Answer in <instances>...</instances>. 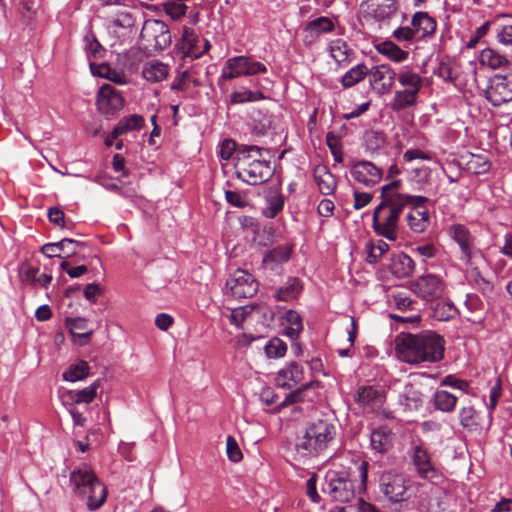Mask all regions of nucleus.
<instances>
[{
    "mask_svg": "<svg viewBox=\"0 0 512 512\" xmlns=\"http://www.w3.org/2000/svg\"><path fill=\"white\" fill-rule=\"evenodd\" d=\"M112 27H121L124 29H130L134 26V19L128 12H122L117 15L115 19L111 21Z\"/></svg>",
    "mask_w": 512,
    "mask_h": 512,
    "instance_id": "obj_59",
    "label": "nucleus"
},
{
    "mask_svg": "<svg viewBox=\"0 0 512 512\" xmlns=\"http://www.w3.org/2000/svg\"><path fill=\"white\" fill-rule=\"evenodd\" d=\"M393 37L399 42L411 41L416 38L413 29L408 26L399 27L394 30Z\"/></svg>",
    "mask_w": 512,
    "mask_h": 512,
    "instance_id": "obj_64",
    "label": "nucleus"
},
{
    "mask_svg": "<svg viewBox=\"0 0 512 512\" xmlns=\"http://www.w3.org/2000/svg\"><path fill=\"white\" fill-rule=\"evenodd\" d=\"M239 146H237L236 142L232 139H225L221 143L220 147V157L224 160H229L233 154L236 155V151H238Z\"/></svg>",
    "mask_w": 512,
    "mask_h": 512,
    "instance_id": "obj_60",
    "label": "nucleus"
},
{
    "mask_svg": "<svg viewBox=\"0 0 512 512\" xmlns=\"http://www.w3.org/2000/svg\"><path fill=\"white\" fill-rule=\"evenodd\" d=\"M433 402L436 409L449 413L454 410L457 397L445 390H438L433 396Z\"/></svg>",
    "mask_w": 512,
    "mask_h": 512,
    "instance_id": "obj_38",
    "label": "nucleus"
},
{
    "mask_svg": "<svg viewBox=\"0 0 512 512\" xmlns=\"http://www.w3.org/2000/svg\"><path fill=\"white\" fill-rule=\"evenodd\" d=\"M329 52L331 57L339 66L346 67L350 63L352 50L342 39H336L330 42Z\"/></svg>",
    "mask_w": 512,
    "mask_h": 512,
    "instance_id": "obj_32",
    "label": "nucleus"
},
{
    "mask_svg": "<svg viewBox=\"0 0 512 512\" xmlns=\"http://www.w3.org/2000/svg\"><path fill=\"white\" fill-rule=\"evenodd\" d=\"M125 104L121 92L110 84H103L97 93L96 106L100 113L113 115L120 111Z\"/></svg>",
    "mask_w": 512,
    "mask_h": 512,
    "instance_id": "obj_11",
    "label": "nucleus"
},
{
    "mask_svg": "<svg viewBox=\"0 0 512 512\" xmlns=\"http://www.w3.org/2000/svg\"><path fill=\"white\" fill-rule=\"evenodd\" d=\"M144 125V118L140 115L134 114L129 117L121 119L111 132L112 138H118L120 135L132 131L139 130Z\"/></svg>",
    "mask_w": 512,
    "mask_h": 512,
    "instance_id": "obj_33",
    "label": "nucleus"
},
{
    "mask_svg": "<svg viewBox=\"0 0 512 512\" xmlns=\"http://www.w3.org/2000/svg\"><path fill=\"white\" fill-rule=\"evenodd\" d=\"M182 48L186 56L197 59L210 49V43L207 39L200 38L193 29L185 27Z\"/></svg>",
    "mask_w": 512,
    "mask_h": 512,
    "instance_id": "obj_14",
    "label": "nucleus"
},
{
    "mask_svg": "<svg viewBox=\"0 0 512 512\" xmlns=\"http://www.w3.org/2000/svg\"><path fill=\"white\" fill-rule=\"evenodd\" d=\"M263 150L257 145H239L234 157L237 178L249 185H260L273 176L274 168L263 158Z\"/></svg>",
    "mask_w": 512,
    "mask_h": 512,
    "instance_id": "obj_2",
    "label": "nucleus"
},
{
    "mask_svg": "<svg viewBox=\"0 0 512 512\" xmlns=\"http://www.w3.org/2000/svg\"><path fill=\"white\" fill-rule=\"evenodd\" d=\"M255 313L261 314L265 318L267 317V313H269V319H273L272 311L260 305H254L233 309L230 315V322L240 328L246 318L253 317Z\"/></svg>",
    "mask_w": 512,
    "mask_h": 512,
    "instance_id": "obj_29",
    "label": "nucleus"
},
{
    "mask_svg": "<svg viewBox=\"0 0 512 512\" xmlns=\"http://www.w3.org/2000/svg\"><path fill=\"white\" fill-rule=\"evenodd\" d=\"M266 71L267 68L264 64L253 61L246 56H237L227 60L226 67L222 72V78L230 80L241 75H255L257 73H265Z\"/></svg>",
    "mask_w": 512,
    "mask_h": 512,
    "instance_id": "obj_10",
    "label": "nucleus"
},
{
    "mask_svg": "<svg viewBox=\"0 0 512 512\" xmlns=\"http://www.w3.org/2000/svg\"><path fill=\"white\" fill-rule=\"evenodd\" d=\"M388 268L395 277L404 278L412 273L414 262L407 254L398 253L390 257Z\"/></svg>",
    "mask_w": 512,
    "mask_h": 512,
    "instance_id": "obj_27",
    "label": "nucleus"
},
{
    "mask_svg": "<svg viewBox=\"0 0 512 512\" xmlns=\"http://www.w3.org/2000/svg\"><path fill=\"white\" fill-rule=\"evenodd\" d=\"M424 202H413L411 211L408 213L407 220L410 228L417 233L427 229L430 223L428 210L422 205Z\"/></svg>",
    "mask_w": 512,
    "mask_h": 512,
    "instance_id": "obj_23",
    "label": "nucleus"
},
{
    "mask_svg": "<svg viewBox=\"0 0 512 512\" xmlns=\"http://www.w3.org/2000/svg\"><path fill=\"white\" fill-rule=\"evenodd\" d=\"M302 282L298 278H289L286 285L280 287L275 294L278 301H290L300 294L302 291Z\"/></svg>",
    "mask_w": 512,
    "mask_h": 512,
    "instance_id": "obj_35",
    "label": "nucleus"
},
{
    "mask_svg": "<svg viewBox=\"0 0 512 512\" xmlns=\"http://www.w3.org/2000/svg\"><path fill=\"white\" fill-rule=\"evenodd\" d=\"M452 231L453 238L460 246L464 260L469 263L472 256L478 252L475 248L474 237L464 225H454Z\"/></svg>",
    "mask_w": 512,
    "mask_h": 512,
    "instance_id": "obj_21",
    "label": "nucleus"
},
{
    "mask_svg": "<svg viewBox=\"0 0 512 512\" xmlns=\"http://www.w3.org/2000/svg\"><path fill=\"white\" fill-rule=\"evenodd\" d=\"M479 61L483 66L496 70L506 67L510 64L506 55L501 54L498 50L493 48H485L481 51Z\"/></svg>",
    "mask_w": 512,
    "mask_h": 512,
    "instance_id": "obj_30",
    "label": "nucleus"
},
{
    "mask_svg": "<svg viewBox=\"0 0 512 512\" xmlns=\"http://www.w3.org/2000/svg\"><path fill=\"white\" fill-rule=\"evenodd\" d=\"M409 53L404 51L394 42L386 40V58L394 62H402L408 58Z\"/></svg>",
    "mask_w": 512,
    "mask_h": 512,
    "instance_id": "obj_48",
    "label": "nucleus"
},
{
    "mask_svg": "<svg viewBox=\"0 0 512 512\" xmlns=\"http://www.w3.org/2000/svg\"><path fill=\"white\" fill-rule=\"evenodd\" d=\"M382 67L383 65L375 66L371 70L368 69L367 74L369 77V82L372 90L377 92L378 94L384 93V83L382 82V79L384 78V73L380 70Z\"/></svg>",
    "mask_w": 512,
    "mask_h": 512,
    "instance_id": "obj_47",
    "label": "nucleus"
},
{
    "mask_svg": "<svg viewBox=\"0 0 512 512\" xmlns=\"http://www.w3.org/2000/svg\"><path fill=\"white\" fill-rule=\"evenodd\" d=\"M397 357L410 364L437 362L444 357V340L435 332L419 335L401 332L395 338Z\"/></svg>",
    "mask_w": 512,
    "mask_h": 512,
    "instance_id": "obj_1",
    "label": "nucleus"
},
{
    "mask_svg": "<svg viewBox=\"0 0 512 512\" xmlns=\"http://www.w3.org/2000/svg\"><path fill=\"white\" fill-rule=\"evenodd\" d=\"M398 79L402 86H409L412 89H415V88L419 89V87H420L421 79L417 74H415L413 72L407 71V72L401 73Z\"/></svg>",
    "mask_w": 512,
    "mask_h": 512,
    "instance_id": "obj_61",
    "label": "nucleus"
},
{
    "mask_svg": "<svg viewBox=\"0 0 512 512\" xmlns=\"http://www.w3.org/2000/svg\"><path fill=\"white\" fill-rule=\"evenodd\" d=\"M370 445H371V448L378 453H382L384 451V429H383V427L380 426L371 432Z\"/></svg>",
    "mask_w": 512,
    "mask_h": 512,
    "instance_id": "obj_56",
    "label": "nucleus"
},
{
    "mask_svg": "<svg viewBox=\"0 0 512 512\" xmlns=\"http://www.w3.org/2000/svg\"><path fill=\"white\" fill-rule=\"evenodd\" d=\"M265 96L261 91L245 90L242 92H234L231 94L232 103H244L251 102L260 99H264Z\"/></svg>",
    "mask_w": 512,
    "mask_h": 512,
    "instance_id": "obj_49",
    "label": "nucleus"
},
{
    "mask_svg": "<svg viewBox=\"0 0 512 512\" xmlns=\"http://www.w3.org/2000/svg\"><path fill=\"white\" fill-rule=\"evenodd\" d=\"M267 206L263 210V214L267 218H275L284 207L285 197L284 195L279 191L278 188H276L274 191H270L269 194L266 196Z\"/></svg>",
    "mask_w": 512,
    "mask_h": 512,
    "instance_id": "obj_34",
    "label": "nucleus"
},
{
    "mask_svg": "<svg viewBox=\"0 0 512 512\" xmlns=\"http://www.w3.org/2000/svg\"><path fill=\"white\" fill-rule=\"evenodd\" d=\"M65 327L73 338V342L79 346L87 345L94 333L93 329H88V320L83 317L65 318Z\"/></svg>",
    "mask_w": 512,
    "mask_h": 512,
    "instance_id": "obj_15",
    "label": "nucleus"
},
{
    "mask_svg": "<svg viewBox=\"0 0 512 512\" xmlns=\"http://www.w3.org/2000/svg\"><path fill=\"white\" fill-rule=\"evenodd\" d=\"M258 281L246 270L238 269L229 276L226 288L235 299L251 298L258 291Z\"/></svg>",
    "mask_w": 512,
    "mask_h": 512,
    "instance_id": "obj_7",
    "label": "nucleus"
},
{
    "mask_svg": "<svg viewBox=\"0 0 512 512\" xmlns=\"http://www.w3.org/2000/svg\"><path fill=\"white\" fill-rule=\"evenodd\" d=\"M497 41L504 45L512 47V25H502L496 30Z\"/></svg>",
    "mask_w": 512,
    "mask_h": 512,
    "instance_id": "obj_57",
    "label": "nucleus"
},
{
    "mask_svg": "<svg viewBox=\"0 0 512 512\" xmlns=\"http://www.w3.org/2000/svg\"><path fill=\"white\" fill-rule=\"evenodd\" d=\"M107 494L106 486L98 478L93 485L82 490L77 496L86 501L87 508L90 511H95L105 503Z\"/></svg>",
    "mask_w": 512,
    "mask_h": 512,
    "instance_id": "obj_16",
    "label": "nucleus"
},
{
    "mask_svg": "<svg viewBox=\"0 0 512 512\" xmlns=\"http://www.w3.org/2000/svg\"><path fill=\"white\" fill-rule=\"evenodd\" d=\"M380 203L376 206L373 212V229L376 234L384 236V224L380 222L379 214L384 210V186L380 187Z\"/></svg>",
    "mask_w": 512,
    "mask_h": 512,
    "instance_id": "obj_52",
    "label": "nucleus"
},
{
    "mask_svg": "<svg viewBox=\"0 0 512 512\" xmlns=\"http://www.w3.org/2000/svg\"><path fill=\"white\" fill-rule=\"evenodd\" d=\"M90 367L87 361L80 360L72 364L63 373V379L69 382H76L85 379L89 375Z\"/></svg>",
    "mask_w": 512,
    "mask_h": 512,
    "instance_id": "obj_39",
    "label": "nucleus"
},
{
    "mask_svg": "<svg viewBox=\"0 0 512 512\" xmlns=\"http://www.w3.org/2000/svg\"><path fill=\"white\" fill-rule=\"evenodd\" d=\"M303 380V369L296 362L289 363L277 374V384L280 387L290 389Z\"/></svg>",
    "mask_w": 512,
    "mask_h": 512,
    "instance_id": "obj_26",
    "label": "nucleus"
},
{
    "mask_svg": "<svg viewBox=\"0 0 512 512\" xmlns=\"http://www.w3.org/2000/svg\"><path fill=\"white\" fill-rule=\"evenodd\" d=\"M319 386H320L319 381H310V382L302 385L298 389L289 393L285 397L284 401L281 403V406L284 407V406H288V405H291L294 403L305 402V401L312 402L314 400V398L316 397V394H317L316 389L319 388Z\"/></svg>",
    "mask_w": 512,
    "mask_h": 512,
    "instance_id": "obj_25",
    "label": "nucleus"
},
{
    "mask_svg": "<svg viewBox=\"0 0 512 512\" xmlns=\"http://www.w3.org/2000/svg\"><path fill=\"white\" fill-rule=\"evenodd\" d=\"M285 319L288 323V326L285 328V334L292 340H296L303 330L302 318L301 316L294 310H289Z\"/></svg>",
    "mask_w": 512,
    "mask_h": 512,
    "instance_id": "obj_42",
    "label": "nucleus"
},
{
    "mask_svg": "<svg viewBox=\"0 0 512 512\" xmlns=\"http://www.w3.org/2000/svg\"><path fill=\"white\" fill-rule=\"evenodd\" d=\"M315 182L323 195H331L336 188V180L333 174L324 165H318L313 171Z\"/></svg>",
    "mask_w": 512,
    "mask_h": 512,
    "instance_id": "obj_28",
    "label": "nucleus"
},
{
    "mask_svg": "<svg viewBox=\"0 0 512 512\" xmlns=\"http://www.w3.org/2000/svg\"><path fill=\"white\" fill-rule=\"evenodd\" d=\"M287 350L286 344L279 338H274L265 346V352L270 358L282 357Z\"/></svg>",
    "mask_w": 512,
    "mask_h": 512,
    "instance_id": "obj_50",
    "label": "nucleus"
},
{
    "mask_svg": "<svg viewBox=\"0 0 512 512\" xmlns=\"http://www.w3.org/2000/svg\"><path fill=\"white\" fill-rule=\"evenodd\" d=\"M467 309L473 313H482L484 311V303L476 294H468L465 301Z\"/></svg>",
    "mask_w": 512,
    "mask_h": 512,
    "instance_id": "obj_62",
    "label": "nucleus"
},
{
    "mask_svg": "<svg viewBox=\"0 0 512 512\" xmlns=\"http://www.w3.org/2000/svg\"><path fill=\"white\" fill-rule=\"evenodd\" d=\"M457 315V308L451 302L440 301L432 306V317L438 321H448Z\"/></svg>",
    "mask_w": 512,
    "mask_h": 512,
    "instance_id": "obj_41",
    "label": "nucleus"
},
{
    "mask_svg": "<svg viewBox=\"0 0 512 512\" xmlns=\"http://www.w3.org/2000/svg\"><path fill=\"white\" fill-rule=\"evenodd\" d=\"M413 463L416 466L419 476L423 479L432 480L436 477V470L431 463L430 456L421 445H416L413 450Z\"/></svg>",
    "mask_w": 512,
    "mask_h": 512,
    "instance_id": "obj_22",
    "label": "nucleus"
},
{
    "mask_svg": "<svg viewBox=\"0 0 512 512\" xmlns=\"http://www.w3.org/2000/svg\"><path fill=\"white\" fill-rule=\"evenodd\" d=\"M459 420L461 426L468 431L480 429V417L473 406L462 407L459 411Z\"/></svg>",
    "mask_w": 512,
    "mask_h": 512,
    "instance_id": "obj_36",
    "label": "nucleus"
},
{
    "mask_svg": "<svg viewBox=\"0 0 512 512\" xmlns=\"http://www.w3.org/2000/svg\"><path fill=\"white\" fill-rule=\"evenodd\" d=\"M67 243H72L71 238H64L56 243L44 244L40 251L49 258L61 257V253L65 252Z\"/></svg>",
    "mask_w": 512,
    "mask_h": 512,
    "instance_id": "obj_46",
    "label": "nucleus"
},
{
    "mask_svg": "<svg viewBox=\"0 0 512 512\" xmlns=\"http://www.w3.org/2000/svg\"><path fill=\"white\" fill-rule=\"evenodd\" d=\"M99 388V382L96 381L92 383L91 385L85 387L84 389L78 390L76 392H70L71 393V399L74 403L80 404H90L94 401L97 390Z\"/></svg>",
    "mask_w": 512,
    "mask_h": 512,
    "instance_id": "obj_43",
    "label": "nucleus"
},
{
    "mask_svg": "<svg viewBox=\"0 0 512 512\" xmlns=\"http://www.w3.org/2000/svg\"><path fill=\"white\" fill-rule=\"evenodd\" d=\"M444 289L443 280L434 274L420 276L411 283V291L426 302L440 299L444 294Z\"/></svg>",
    "mask_w": 512,
    "mask_h": 512,
    "instance_id": "obj_8",
    "label": "nucleus"
},
{
    "mask_svg": "<svg viewBox=\"0 0 512 512\" xmlns=\"http://www.w3.org/2000/svg\"><path fill=\"white\" fill-rule=\"evenodd\" d=\"M493 24L492 21H486L483 25L478 27L474 33L471 35L469 41L466 44V47L469 49H472L476 47L477 43L487 35V33L490 30L491 25Z\"/></svg>",
    "mask_w": 512,
    "mask_h": 512,
    "instance_id": "obj_53",
    "label": "nucleus"
},
{
    "mask_svg": "<svg viewBox=\"0 0 512 512\" xmlns=\"http://www.w3.org/2000/svg\"><path fill=\"white\" fill-rule=\"evenodd\" d=\"M366 261L370 264H374L378 262L379 259L384 255V248L382 246V241L379 240L378 244H375L373 241H369L366 244Z\"/></svg>",
    "mask_w": 512,
    "mask_h": 512,
    "instance_id": "obj_51",
    "label": "nucleus"
},
{
    "mask_svg": "<svg viewBox=\"0 0 512 512\" xmlns=\"http://www.w3.org/2000/svg\"><path fill=\"white\" fill-rule=\"evenodd\" d=\"M104 293V288L97 283L87 284L83 290V294L86 300L91 303H95L97 297L101 296Z\"/></svg>",
    "mask_w": 512,
    "mask_h": 512,
    "instance_id": "obj_58",
    "label": "nucleus"
},
{
    "mask_svg": "<svg viewBox=\"0 0 512 512\" xmlns=\"http://www.w3.org/2000/svg\"><path fill=\"white\" fill-rule=\"evenodd\" d=\"M406 480L401 474H389L388 482H386V497L392 504L399 505V510L403 506V502L406 501Z\"/></svg>",
    "mask_w": 512,
    "mask_h": 512,
    "instance_id": "obj_19",
    "label": "nucleus"
},
{
    "mask_svg": "<svg viewBox=\"0 0 512 512\" xmlns=\"http://www.w3.org/2000/svg\"><path fill=\"white\" fill-rule=\"evenodd\" d=\"M351 175L355 181L365 186H373L381 180L383 171L370 161H360L353 165Z\"/></svg>",
    "mask_w": 512,
    "mask_h": 512,
    "instance_id": "obj_13",
    "label": "nucleus"
},
{
    "mask_svg": "<svg viewBox=\"0 0 512 512\" xmlns=\"http://www.w3.org/2000/svg\"><path fill=\"white\" fill-rule=\"evenodd\" d=\"M361 13L367 25L380 30L384 20V0L363 1Z\"/></svg>",
    "mask_w": 512,
    "mask_h": 512,
    "instance_id": "obj_18",
    "label": "nucleus"
},
{
    "mask_svg": "<svg viewBox=\"0 0 512 512\" xmlns=\"http://www.w3.org/2000/svg\"><path fill=\"white\" fill-rule=\"evenodd\" d=\"M98 477L87 465H83L73 470L70 475V482L73 486V491L76 495H78L82 490L86 489L90 485L94 484V481L97 480Z\"/></svg>",
    "mask_w": 512,
    "mask_h": 512,
    "instance_id": "obj_24",
    "label": "nucleus"
},
{
    "mask_svg": "<svg viewBox=\"0 0 512 512\" xmlns=\"http://www.w3.org/2000/svg\"><path fill=\"white\" fill-rule=\"evenodd\" d=\"M491 164L487 157L472 154L466 163V168L475 175L485 174L489 171Z\"/></svg>",
    "mask_w": 512,
    "mask_h": 512,
    "instance_id": "obj_44",
    "label": "nucleus"
},
{
    "mask_svg": "<svg viewBox=\"0 0 512 512\" xmlns=\"http://www.w3.org/2000/svg\"><path fill=\"white\" fill-rule=\"evenodd\" d=\"M412 29L416 38L425 39L434 35L437 23L427 12H416L411 20Z\"/></svg>",
    "mask_w": 512,
    "mask_h": 512,
    "instance_id": "obj_20",
    "label": "nucleus"
},
{
    "mask_svg": "<svg viewBox=\"0 0 512 512\" xmlns=\"http://www.w3.org/2000/svg\"><path fill=\"white\" fill-rule=\"evenodd\" d=\"M368 74V68L364 64H358L348 70L341 79L344 88H350L362 81Z\"/></svg>",
    "mask_w": 512,
    "mask_h": 512,
    "instance_id": "obj_40",
    "label": "nucleus"
},
{
    "mask_svg": "<svg viewBox=\"0 0 512 512\" xmlns=\"http://www.w3.org/2000/svg\"><path fill=\"white\" fill-rule=\"evenodd\" d=\"M358 403L364 411L384 415V393L375 389L373 386L362 387L358 391Z\"/></svg>",
    "mask_w": 512,
    "mask_h": 512,
    "instance_id": "obj_12",
    "label": "nucleus"
},
{
    "mask_svg": "<svg viewBox=\"0 0 512 512\" xmlns=\"http://www.w3.org/2000/svg\"><path fill=\"white\" fill-rule=\"evenodd\" d=\"M48 218L51 223L61 228L65 227V214L61 209L57 207L50 208L48 211Z\"/></svg>",
    "mask_w": 512,
    "mask_h": 512,
    "instance_id": "obj_63",
    "label": "nucleus"
},
{
    "mask_svg": "<svg viewBox=\"0 0 512 512\" xmlns=\"http://www.w3.org/2000/svg\"><path fill=\"white\" fill-rule=\"evenodd\" d=\"M486 98L493 106H500L512 101V71L496 74L490 79Z\"/></svg>",
    "mask_w": 512,
    "mask_h": 512,
    "instance_id": "obj_9",
    "label": "nucleus"
},
{
    "mask_svg": "<svg viewBox=\"0 0 512 512\" xmlns=\"http://www.w3.org/2000/svg\"><path fill=\"white\" fill-rule=\"evenodd\" d=\"M291 248L288 246H278L272 249L267 258L273 262H286L290 259Z\"/></svg>",
    "mask_w": 512,
    "mask_h": 512,
    "instance_id": "obj_54",
    "label": "nucleus"
},
{
    "mask_svg": "<svg viewBox=\"0 0 512 512\" xmlns=\"http://www.w3.org/2000/svg\"><path fill=\"white\" fill-rule=\"evenodd\" d=\"M368 462L355 461L354 467H350L347 474H335L329 480V494L334 501L347 503L355 498L356 489L359 492L366 490Z\"/></svg>",
    "mask_w": 512,
    "mask_h": 512,
    "instance_id": "obj_4",
    "label": "nucleus"
},
{
    "mask_svg": "<svg viewBox=\"0 0 512 512\" xmlns=\"http://www.w3.org/2000/svg\"><path fill=\"white\" fill-rule=\"evenodd\" d=\"M143 77L150 82H160L168 76V66L161 62L148 63L142 71Z\"/></svg>",
    "mask_w": 512,
    "mask_h": 512,
    "instance_id": "obj_37",
    "label": "nucleus"
},
{
    "mask_svg": "<svg viewBox=\"0 0 512 512\" xmlns=\"http://www.w3.org/2000/svg\"><path fill=\"white\" fill-rule=\"evenodd\" d=\"M226 450L228 458L233 462H239L243 458L241 449L233 436L227 437Z\"/></svg>",
    "mask_w": 512,
    "mask_h": 512,
    "instance_id": "obj_55",
    "label": "nucleus"
},
{
    "mask_svg": "<svg viewBox=\"0 0 512 512\" xmlns=\"http://www.w3.org/2000/svg\"><path fill=\"white\" fill-rule=\"evenodd\" d=\"M417 93L418 88L398 91L395 94V98L392 103V108L394 110H400L413 104Z\"/></svg>",
    "mask_w": 512,
    "mask_h": 512,
    "instance_id": "obj_45",
    "label": "nucleus"
},
{
    "mask_svg": "<svg viewBox=\"0 0 512 512\" xmlns=\"http://www.w3.org/2000/svg\"><path fill=\"white\" fill-rule=\"evenodd\" d=\"M386 302L390 309L395 308L397 312H389L391 328H407L410 325H417L421 321V315L416 308V302L409 296V291L403 287L386 288Z\"/></svg>",
    "mask_w": 512,
    "mask_h": 512,
    "instance_id": "obj_5",
    "label": "nucleus"
},
{
    "mask_svg": "<svg viewBox=\"0 0 512 512\" xmlns=\"http://www.w3.org/2000/svg\"><path fill=\"white\" fill-rule=\"evenodd\" d=\"M400 185L401 180H391L386 183V208L389 209V215L386 218V239L388 240L396 239L397 221L403 208L413 202H425L427 200L423 196L395 193L394 190Z\"/></svg>",
    "mask_w": 512,
    "mask_h": 512,
    "instance_id": "obj_6",
    "label": "nucleus"
},
{
    "mask_svg": "<svg viewBox=\"0 0 512 512\" xmlns=\"http://www.w3.org/2000/svg\"><path fill=\"white\" fill-rule=\"evenodd\" d=\"M398 400L405 410H416L422 405V394L413 385L408 384L398 395Z\"/></svg>",
    "mask_w": 512,
    "mask_h": 512,
    "instance_id": "obj_31",
    "label": "nucleus"
},
{
    "mask_svg": "<svg viewBox=\"0 0 512 512\" xmlns=\"http://www.w3.org/2000/svg\"><path fill=\"white\" fill-rule=\"evenodd\" d=\"M336 428L325 419L309 422L297 435L294 443L295 459H310L324 452L334 440Z\"/></svg>",
    "mask_w": 512,
    "mask_h": 512,
    "instance_id": "obj_3",
    "label": "nucleus"
},
{
    "mask_svg": "<svg viewBox=\"0 0 512 512\" xmlns=\"http://www.w3.org/2000/svg\"><path fill=\"white\" fill-rule=\"evenodd\" d=\"M335 25L329 17L321 16L310 22L304 28L303 42L306 46L312 45L320 35L332 32Z\"/></svg>",
    "mask_w": 512,
    "mask_h": 512,
    "instance_id": "obj_17",
    "label": "nucleus"
}]
</instances>
